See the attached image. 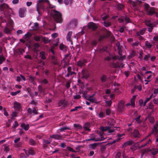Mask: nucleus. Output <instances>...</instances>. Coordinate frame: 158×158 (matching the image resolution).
Listing matches in <instances>:
<instances>
[{"instance_id": "obj_1", "label": "nucleus", "mask_w": 158, "mask_h": 158, "mask_svg": "<svg viewBox=\"0 0 158 158\" xmlns=\"http://www.w3.org/2000/svg\"><path fill=\"white\" fill-rule=\"evenodd\" d=\"M38 2L36 5V10L40 15L42 14L40 12V10L45 11L46 9L48 10L49 8L53 9L55 7V6H52L51 5L49 1L48 0H39Z\"/></svg>"}, {"instance_id": "obj_2", "label": "nucleus", "mask_w": 158, "mask_h": 158, "mask_svg": "<svg viewBox=\"0 0 158 158\" xmlns=\"http://www.w3.org/2000/svg\"><path fill=\"white\" fill-rule=\"evenodd\" d=\"M50 15L53 17L54 21L56 23H62V15L59 11L55 10H51Z\"/></svg>"}, {"instance_id": "obj_3", "label": "nucleus", "mask_w": 158, "mask_h": 158, "mask_svg": "<svg viewBox=\"0 0 158 158\" xmlns=\"http://www.w3.org/2000/svg\"><path fill=\"white\" fill-rule=\"evenodd\" d=\"M14 25V23L13 20L9 17L8 22L6 23V26L4 27L3 31L7 34H11Z\"/></svg>"}, {"instance_id": "obj_4", "label": "nucleus", "mask_w": 158, "mask_h": 158, "mask_svg": "<svg viewBox=\"0 0 158 158\" xmlns=\"http://www.w3.org/2000/svg\"><path fill=\"white\" fill-rule=\"evenodd\" d=\"M10 9L9 6L5 3H3L0 5V10L2 13H5L6 11H7Z\"/></svg>"}, {"instance_id": "obj_5", "label": "nucleus", "mask_w": 158, "mask_h": 158, "mask_svg": "<svg viewBox=\"0 0 158 158\" xmlns=\"http://www.w3.org/2000/svg\"><path fill=\"white\" fill-rule=\"evenodd\" d=\"M124 103L123 101H120L118 104L117 110L119 112H122L125 109Z\"/></svg>"}, {"instance_id": "obj_6", "label": "nucleus", "mask_w": 158, "mask_h": 158, "mask_svg": "<svg viewBox=\"0 0 158 158\" xmlns=\"http://www.w3.org/2000/svg\"><path fill=\"white\" fill-rule=\"evenodd\" d=\"M131 136L135 138H139L141 136V135L138 130L135 129L131 133Z\"/></svg>"}, {"instance_id": "obj_7", "label": "nucleus", "mask_w": 158, "mask_h": 158, "mask_svg": "<svg viewBox=\"0 0 158 158\" xmlns=\"http://www.w3.org/2000/svg\"><path fill=\"white\" fill-rule=\"evenodd\" d=\"M26 11L27 10L25 8H20L19 11V16L21 18L24 17L25 16V13Z\"/></svg>"}, {"instance_id": "obj_8", "label": "nucleus", "mask_w": 158, "mask_h": 158, "mask_svg": "<svg viewBox=\"0 0 158 158\" xmlns=\"http://www.w3.org/2000/svg\"><path fill=\"white\" fill-rule=\"evenodd\" d=\"M88 27L89 29H91L93 31L95 30L97 28L95 23L93 22L89 23L88 24Z\"/></svg>"}, {"instance_id": "obj_9", "label": "nucleus", "mask_w": 158, "mask_h": 158, "mask_svg": "<svg viewBox=\"0 0 158 158\" xmlns=\"http://www.w3.org/2000/svg\"><path fill=\"white\" fill-rule=\"evenodd\" d=\"M50 138L56 140H61L63 139L62 135L59 134H54L50 135Z\"/></svg>"}, {"instance_id": "obj_10", "label": "nucleus", "mask_w": 158, "mask_h": 158, "mask_svg": "<svg viewBox=\"0 0 158 158\" xmlns=\"http://www.w3.org/2000/svg\"><path fill=\"white\" fill-rule=\"evenodd\" d=\"M82 74L83 75L82 77V78H85V79L88 78L89 76V71L84 69H83L82 70Z\"/></svg>"}, {"instance_id": "obj_11", "label": "nucleus", "mask_w": 158, "mask_h": 158, "mask_svg": "<svg viewBox=\"0 0 158 158\" xmlns=\"http://www.w3.org/2000/svg\"><path fill=\"white\" fill-rule=\"evenodd\" d=\"M147 14L149 15L152 16L155 13V8L153 7H151L146 11Z\"/></svg>"}, {"instance_id": "obj_12", "label": "nucleus", "mask_w": 158, "mask_h": 158, "mask_svg": "<svg viewBox=\"0 0 158 158\" xmlns=\"http://www.w3.org/2000/svg\"><path fill=\"white\" fill-rule=\"evenodd\" d=\"M148 152H150L151 154L154 156L158 153V149L157 148H148Z\"/></svg>"}, {"instance_id": "obj_13", "label": "nucleus", "mask_w": 158, "mask_h": 158, "mask_svg": "<svg viewBox=\"0 0 158 158\" xmlns=\"http://www.w3.org/2000/svg\"><path fill=\"white\" fill-rule=\"evenodd\" d=\"M100 79L102 83H104L106 81L107 79V76L105 74H102L100 77Z\"/></svg>"}, {"instance_id": "obj_14", "label": "nucleus", "mask_w": 158, "mask_h": 158, "mask_svg": "<svg viewBox=\"0 0 158 158\" xmlns=\"http://www.w3.org/2000/svg\"><path fill=\"white\" fill-rule=\"evenodd\" d=\"M136 97V96L135 95L133 96L130 100L131 106L133 107H134L135 106V102Z\"/></svg>"}, {"instance_id": "obj_15", "label": "nucleus", "mask_w": 158, "mask_h": 158, "mask_svg": "<svg viewBox=\"0 0 158 158\" xmlns=\"http://www.w3.org/2000/svg\"><path fill=\"white\" fill-rule=\"evenodd\" d=\"M41 37L42 38V40L44 44H47L50 42L51 40L48 38L43 37L42 36H41Z\"/></svg>"}, {"instance_id": "obj_16", "label": "nucleus", "mask_w": 158, "mask_h": 158, "mask_svg": "<svg viewBox=\"0 0 158 158\" xmlns=\"http://www.w3.org/2000/svg\"><path fill=\"white\" fill-rule=\"evenodd\" d=\"M21 127L23 128L25 131H27L30 128L29 125L28 124H25V123H22L21 125Z\"/></svg>"}, {"instance_id": "obj_17", "label": "nucleus", "mask_w": 158, "mask_h": 158, "mask_svg": "<svg viewBox=\"0 0 158 158\" xmlns=\"http://www.w3.org/2000/svg\"><path fill=\"white\" fill-rule=\"evenodd\" d=\"M14 107L17 111H19L21 109V105L19 103L16 102L14 103Z\"/></svg>"}, {"instance_id": "obj_18", "label": "nucleus", "mask_w": 158, "mask_h": 158, "mask_svg": "<svg viewBox=\"0 0 158 158\" xmlns=\"http://www.w3.org/2000/svg\"><path fill=\"white\" fill-rule=\"evenodd\" d=\"M29 144L31 146H34L36 145V143L35 140L32 138H30L28 140Z\"/></svg>"}, {"instance_id": "obj_19", "label": "nucleus", "mask_w": 158, "mask_h": 158, "mask_svg": "<svg viewBox=\"0 0 158 158\" xmlns=\"http://www.w3.org/2000/svg\"><path fill=\"white\" fill-rule=\"evenodd\" d=\"M134 143V141L132 140H129L124 143L123 146V147H126L128 145H130Z\"/></svg>"}, {"instance_id": "obj_20", "label": "nucleus", "mask_w": 158, "mask_h": 158, "mask_svg": "<svg viewBox=\"0 0 158 158\" xmlns=\"http://www.w3.org/2000/svg\"><path fill=\"white\" fill-rule=\"evenodd\" d=\"M108 47L107 46H103L99 49V51L100 52L103 53L104 52H107L108 51L107 50V49Z\"/></svg>"}, {"instance_id": "obj_21", "label": "nucleus", "mask_w": 158, "mask_h": 158, "mask_svg": "<svg viewBox=\"0 0 158 158\" xmlns=\"http://www.w3.org/2000/svg\"><path fill=\"white\" fill-rule=\"evenodd\" d=\"M25 153L27 155L29 156V155H34L35 154V152L32 149H29L27 152V151H25Z\"/></svg>"}, {"instance_id": "obj_22", "label": "nucleus", "mask_w": 158, "mask_h": 158, "mask_svg": "<svg viewBox=\"0 0 158 158\" xmlns=\"http://www.w3.org/2000/svg\"><path fill=\"white\" fill-rule=\"evenodd\" d=\"M84 62H86L85 60H84L83 62L81 60L78 61L77 63V66L80 67H82L85 65Z\"/></svg>"}, {"instance_id": "obj_23", "label": "nucleus", "mask_w": 158, "mask_h": 158, "mask_svg": "<svg viewBox=\"0 0 158 158\" xmlns=\"http://www.w3.org/2000/svg\"><path fill=\"white\" fill-rule=\"evenodd\" d=\"M110 128V127L109 126H106V127H100V129L102 131L101 132L103 134V132L107 131H109V130Z\"/></svg>"}, {"instance_id": "obj_24", "label": "nucleus", "mask_w": 158, "mask_h": 158, "mask_svg": "<svg viewBox=\"0 0 158 158\" xmlns=\"http://www.w3.org/2000/svg\"><path fill=\"white\" fill-rule=\"evenodd\" d=\"M100 135L101 136V137L99 138H96L95 141H101L103 140L104 139H105V138H104V136H102V132H100Z\"/></svg>"}, {"instance_id": "obj_25", "label": "nucleus", "mask_w": 158, "mask_h": 158, "mask_svg": "<svg viewBox=\"0 0 158 158\" xmlns=\"http://www.w3.org/2000/svg\"><path fill=\"white\" fill-rule=\"evenodd\" d=\"M98 43L97 40H92L90 41V45L92 48L95 46Z\"/></svg>"}, {"instance_id": "obj_26", "label": "nucleus", "mask_w": 158, "mask_h": 158, "mask_svg": "<svg viewBox=\"0 0 158 158\" xmlns=\"http://www.w3.org/2000/svg\"><path fill=\"white\" fill-rule=\"evenodd\" d=\"M31 34L30 32H27L23 36V38L25 39L30 38L31 37Z\"/></svg>"}, {"instance_id": "obj_27", "label": "nucleus", "mask_w": 158, "mask_h": 158, "mask_svg": "<svg viewBox=\"0 0 158 158\" xmlns=\"http://www.w3.org/2000/svg\"><path fill=\"white\" fill-rule=\"evenodd\" d=\"M72 31H70L68 32L66 36L67 40L70 41H71V36L72 35Z\"/></svg>"}, {"instance_id": "obj_28", "label": "nucleus", "mask_w": 158, "mask_h": 158, "mask_svg": "<svg viewBox=\"0 0 158 158\" xmlns=\"http://www.w3.org/2000/svg\"><path fill=\"white\" fill-rule=\"evenodd\" d=\"M145 46L147 48L150 49L152 48V45L149 41H147L145 42Z\"/></svg>"}, {"instance_id": "obj_29", "label": "nucleus", "mask_w": 158, "mask_h": 158, "mask_svg": "<svg viewBox=\"0 0 158 158\" xmlns=\"http://www.w3.org/2000/svg\"><path fill=\"white\" fill-rule=\"evenodd\" d=\"M29 80L30 82L32 83L33 84H35V77L34 76H29Z\"/></svg>"}, {"instance_id": "obj_30", "label": "nucleus", "mask_w": 158, "mask_h": 158, "mask_svg": "<svg viewBox=\"0 0 158 158\" xmlns=\"http://www.w3.org/2000/svg\"><path fill=\"white\" fill-rule=\"evenodd\" d=\"M59 48L60 50L62 51H65L67 48L66 46L64 45L63 44H61L60 45Z\"/></svg>"}, {"instance_id": "obj_31", "label": "nucleus", "mask_w": 158, "mask_h": 158, "mask_svg": "<svg viewBox=\"0 0 158 158\" xmlns=\"http://www.w3.org/2000/svg\"><path fill=\"white\" fill-rule=\"evenodd\" d=\"M151 143V140L150 139H148V142L147 143H144V144H143V145H141L139 147V148H143V147H145L146 146L147 144H150Z\"/></svg>"}, {"instance_id": "obj_32", "label": "nucleus", "mask_w": 158, "mask_h": 158, "mask_svg": "<svg viewBox=\"0 0 158 158\" xmlns=\"http://www.w3.org/2000/svg\"><path fill=\"white\" fill-rule=\"evenodd\" d=\"M145 32L144 29H142L139 31L136 32V34L137 36H140V35H143Z\"/></svg>"}, {"instance_id": "obj_33", "label": "nucleus", "mask_w": 158, "mask_h": 158, "mask_svg": "<svg viewBox=\"0 0 158 158\" xmlns=\"http://www.w3.org/2000/svg\"><path fill=\"white\" fill-rule=\"evenodd\" d=\"M85 126L84 127L85 130L86 131H90V130L89 128V123H85Z\"/></svg>"}, {"instance_id": "obj_34", "label": "nucleus", "mask_w": 158, "mask_h": 158, "mask_svg": "<svg viewBox=\"0 0 158 158\" xmlns=\"http://www.w3.org/2000/svg\"><path fill=\"white\" fill-rule=\"evenodd\" d=\"M58 105L59 106H60L62 105H63L64 106H66V104L65 103V101L64 100H61L59 103Z\"/></svg>"}, {"instance_id": "obj_35", "label": "nucleus", "mask_w": 158, "mask_h": 158, "mask_svg": "<svg viewBox=\"0 0 158 158\" xmlns=\"http://www.w3.org/2000/svg\"><path fill=\"white\" fill-rule=\"evenodd\" d=\"M73 127L77 129H81L82 128V126L79 124H74Z\"/></svg>"}, {"instance_id": "obj_36", "label": "nucleus", "mask_w": 158, "mask_h": 158, "mask_svg": "<svg viewBox=\"0 0 158 158\" xmlns=\"http://www.w3.org/2000/svg\"><path fill=\"white\" fill-rule=\"evenodd\" d=\"M6 60V58L2 55H0V64H1L3 63V61Z\"/></svg>"}, {"instance_id": "obj_37", "label": "nucleus", "mask_w": 158, "mask_h": 158, "mask_svg": "<svg viewBox=\"0 0 158 158\" xmlns=\"http://www.w3.org/2000/svg\"><path fill=\"white\" fill-rule=\"evenodd\" d=\"M98 144V143H94L90 144L91 148L92 149H94Z\"/></svg>"}, {"instance_id": "obj_38", "label": "nucleus", "mask_w": 158, "mask_h": 158, "mask_svg": "<svg viewBox=\"0 0 158 158\" xmlns=\"http://www.w3.org/2000/svg\"><path fill=\"white\" fill-rule=\"evenodd\" d=\"M41 36H39L36 35L34 36V39L37 42H39L41 38Z\"/></svg>"}, {"instance_id": "obj_39", "label": "nucleus", "mask_w": 158, "mask_h": 158, "mask_svg": "<svg viewBox=\"0 0 158 158\" xmlns=\"http://www.w3.org/2000/svg\"><path fill=\"white\" fill-rule=\"evenodd\" d=\"M103 23L104 26L106 27H109L111 25V23L110 22H107L104 21Z\"/></svg>"}, {"instance_id": "obj_40", "label": "nucleus", "mask_w": 158, "mask_h": 158, "mask_svg": "<svg viewBox=\"0 0 158 158\" xmlns=\"http://www.w3.org/2000/svg\"><path fill=\"white\" fill-rule=\"evenodd\" d=\"M40 55L41 59L45 60L46 59V57L43 52H41L40 53Z\"/></svg>"}, {"instance_id": "obj_41", "label": "nucleus", "mask_w": 158, "mask_h": 158, "mask_svg": "<svg viewBox=\"0 0 158 158\" xmlns=\"http://www.w3.org/2000/svg\"><path fill=\"white\" fill-rule=\"evenodd\" d=\"M116 46L117 47V49L118 51H122V46L120 45V43L118 42L116 44Z\"/></svg>"}, {"instance_id": "obj_42", "label": "nucleus", "mask_w": 158, "mask_h": 158, "mask_svg": "<svg viewBox=\"0 0 158 158\" xmlns=\"http://www.w3.org/2000/svg\"><path fill=\"white\" fill-rule=\"evenodd\" d=\"M66 149L67 150H68L69 151H70V152H76L74 150H73L72 148H71V147H70L69 146H67L66 147Z\"/></svg>"}, {"instance_id": "obj_43", "label": "nucleus", "mask_w": 158, "mask_h": 158, "mask_svg": "<svg viewBox=\"0 0 158 158\" xmlns=\"http://www.w3.org/2000/svg\"><path fill=\"white\" fill-rule=\"evenodd\" d=\"M109 17V15H102V18L103 20L105 21Z\"/></svg>"}, {"instance_id": "obj_44", "label": "nucleus", "mask_w": 158, "mask_h": 158, "mask_svg": "<svg viewBox=\"0 0 158 158\" xmlns=\"http://www.w3.org/2000/svg\"><path fill=\"white\" fill-rule=\"evenodd\" d=\"M19 125L18 122L17 121H15L14 123L13 124L12 128H16Z\"/></svg>"}, {"instance_id": "obj_45", "label": "nucleus", "mask_w": 158, "mask_h": 158, "mask_svg": "<svg viewBox=\"0 0 158 158\" xmlns=\"http://www.w3.org/2000/svg\"><path fill=\"white\" fill-rule=\"evenodd\" d=\"M145 23L148 26H150L152 25V24L151 22V21L149 20H146L145 21Z\"/></svg>"}, {"instance_id": "obj_46", "label": "nucleus", "mask_w": 158, "mask_h": 158, "mask_svg": "<svg viewBox=\"0 0 158 158\" xmlns=\"http://www.w3.org/2000/svg\"><path fill=\"white\" fill-rule=\"evenodd\" d=\"M141 117L140 115H139V116L135 119V120L136 122H137L138 123H140L141 121L140 120V118Z\"/></svg>"}, {"instance_id": "obj_47", "label": "nucleus", "mask_w": 158, "mask_h": 158, "mask_svg": "<svg viewBox=\"0 0 158 158\" xmlns=\"http://www.w3.org/2000/svg\"><path fill=\"white\" fill-rule=\"evenodd\" d=\"M70 128L69 127H64L61 128L59 129V130L61 131H64L65 130H70Z\"/></svg>"}, {"instance_id": "obj_48", "label": "nucleus", "mask_w": 158, "mask_h": 158, "mask_svg": "<svg viewBox=\"0 0 158 158\" xmlns=\"http://www.w3.org/2000/svg\"><path fill=\"white\" fill-rule=\"evenodd\" d=\"M76 74V73L74 72H70V73L68 72L67 74L65 75V77H69L70 75H72L73 74Z\"/></svg>"}, {"instance_id": "obj_49", "label": "nucleus", "mask_w": 158, "mask_h": 158, "mask_svg": "<svg viewBox=\"0 0 158 158\" xmlns=\"http://www.w3.org/2000/svg\"><path fill=\"white\" fill-rule=\"evenodd\" d=\"M99 118H102L105 116V114L102 111L100 112L98 114Z\"/></svg>"}, {"instance_id": "obj_50", "label": "nucleus", "mask_w": 158, "mask_h": 158, "mask_svg": "<svg viewBox=\"0 0 158 158\" xmlns=\"http://www.w3.org/2000/svg\"><path fill=\"white\" fill-rule=\"evenodd\" d=\"M48 82V81L46 79H44L42 80L40 82V83L44 84H47Z\"/></svg>"}, {"instance_id": "obj_51", "label": "nucleus", "mask_w": 158, "mask_h": 158, "mask_svg": "<svg viewBox=\"0 0 158 158\" xmlns=\"http://www.w3.org/2000/svg\"><path fill=\"white\" fill-rule=\"evenodd\" d=\"M22 143L21 142H18L16 143L15 144V147H21L22 145Z\"/></svg>"}, {"instance_id": "obj_52", "label": "nucleus", "mask_w": 158, "mask_h": 158, "mask_svg": "<svg viewBox=\"0 0 158 158\" xmlns=\"http://www.w3.org/2000/svg\"><path fill=\"white\" fill-rule=\"evenodd\" d=\"M150 57V54H148V55H146L143 58V59L146 61H148V58Z\"/></svg>"}, {"instance_id": "obj_53", "label": "nucleus", "mask_w": 158, "mask_h": 158, "mask_svg": "<svg viewBox=\"0 0 158 158\" xmlns=\"http://www.w3.org/2000/svg\"><path fill=\"white\" fill-rule=\"evenodd\" d=\"M25 52V50L24 49H21L20 48L18 49V54H23Z\"/></svg>"}, {"instance_id": "obj_54", "label": "nucleus", "mask_w": 158, "mask_h": 158, "mask_svg": "<svg viewBox=\"0 0 158 158\" xmlns=\"http://www.w3.org/2000/svg\"><path fill=\"white\" fill-rule=\"evenodd\" d=\"M144 6L146 11V10H148L151 7L147 3L145 4L144 5Z\"/></svg>"}, {"instance_id": "obj_55", "label": "nucleus", "mask_w": 158, "mask_h": 158, "mask_svg": "<svg viewBox=\"0 0 158 158\" xmlns=\"http://www.w3.org/2000/svg\"><path fill=\"white\" fill-rule=\"evenodd\" d=\"M106 114L107 115H109L111 113V110L110 108H108L106 110Z\"/></svg>"}, {"instance_id": "obj_56", "label": "nucleus", "mask_w": 158, "mask_h": 158, "mask_svg": "<svg viewBox=\"0 0 158 158\" xmlns=\"http://www.w3.org/2000/svg\"><path fill=\"white\" fill-rule=\"evenodd\" d=\"M105 102L109 107H110L111 106L112 103V102L111 100L110 101H106Z\"/></svg>"}, {"instance_id": "obj_57", "label": "nucleus", "mask_w": 158, "mask_h": 158, "mask_svg": "<svg viewBox=\"0 0 158 158\" xmlns=\"http://www.w3.org/2000/svg\"><path fill=\"white\" fill-rule=\"evenodd\" d=\"M111 32L109 31H107L106 32V35L105 36V38L110 37L111 35Z\"/></svg>"}, {"instance_id": "obj_58", "label": "nucleus", "mask_w": 158, "mask_h": 158, "mask_svg": "<svg viewBox=\"0 0 158 158\" xmlns=\"http://www.w3.org/2000/svg\"><path fill=\"white\" fill-rule=\"evenodd\" d=\"M118 8L119 10H122L123 8V6L120 4H118Z\"/></svg>"}, {"instance_id": "obj_59", "label": "nucleus", "mask_w": 158, "mask_h": 158, "mask_svg": "<svg viewBox=\"0 0 158 158\" xmlns=\"http://www.w3.org/2000/svg\"><path fill=\"white\" fill-rule=\"evenodd\" d=\"M149 122L150 123H153L155 122L154 118L153 117H150L149 118Z\"/></svg>"}, {"instance_id": "obj_60", "label": "nucleus", "mask_w": 158, "mask_h": 158, "mask_svg": "<svg viewBox=\"0 0 158 158\" xmlns=\"http://www.w3.org/2000/svg\"><path fill=\"white\" fill-rule=\"evenodd\" d=\"M32 113H33V115L37 114H38V112L35 107H34L32 110Z\"/></svg>"}, {"instance_id": "obj_61", "label": "nucleus", "mask_w": 158, "mask_h": 158, "mask_svg": "<svg viewBox=\"0 0 158 158\" xmlns=\"http://www.w3.org/2000/svg\"><path fill=\"white\" fill-rule=\"evenodd\" d=\"M43 143L44 144L48 145L50 143V142L49 141L45 139H43Z\"/></svg>"}, {"instance_id": "obj_62", "label": "nucleus", "mask_w": 158, "mask_h": 158, "mask_svg": "<svg viewBox=\"0 0 158 158\" xmlns=\"http://www.w3.org/2000/svg\"><path fill=\"white\" fill-rule=\"evenodd\" d=\"M105 38V36L103 35H100L98 39V41H101Z\"/></svg>"}, {"instance_id": "obj_63", "label": "nucleus", "mask_w": 158, "mask_h": 158, "mask_svg": "<svg viewBox=\"0 0 158 158\" xmlns=\"http://www.w3.org/2000/svg\"><path fill=\"white\" fill-rule=\"evenodd\" d=\"M23 33V31L21 30H18L17 31L16 34L17 35L22 34Z\"/></svg>"}, {"instance_id": "obj_64", "label": "nucleus", "mask_w": 158, "mask_h": 158, "mask_svg": "<svg viewBox=\"0 0 158 158\" xmlns=\"http://www.w3.org/2000/svg\"><path fill=\"white\" fill-rule=\"evenodd\" d=\"M4 150V151L6 152V153H7L9 152L10 151L9 146H7L5 147Z\"/></svg>"}]
</instances>
